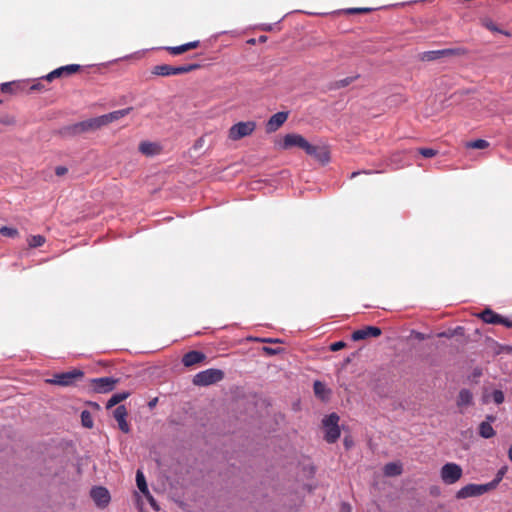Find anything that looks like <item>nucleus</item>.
Wrapping results in <instances>:
<instances>
[{
  "instance_id": "2eb2a0df",
  "label": "nucleus",
  "mask_w": 512,
  "mask_h": 512,
  "mask_svg": "<svg viewBox=\"0 0 512 512\" xmlns=\"http://www.w3.org/2000/svg\"><path fill=\"white\" fill-rule=\"evenodd\" d=\"M90 495L98 507H105L110 501L109 491L104 487H94Z\"/></svg>"
},
{
  "instance_id": "f704fd0d",
  "label": "nucleus",
  "mask_w": 512,
  "mask_h": 512,
  "mask_svg": "<svg viewBox=\"0 0 512 512\" xmlns=\"http://www.w3.org/2000/svg\"><path fill=\"white\" fill-rule=\"evenodd\" d=\"M488 146H489V143L483 139H477V140L471 141L467 144V147L473 148V149H485Z\"/></svg>"
},
{
  "instance_id": "a19ab883",
  "label": "nucleus",
  "mask_w": 512,
  "mask_h": 512,
  "mask_svg": "<svg viewBox=\"0 0 512 512\" xmlns=\"http://www.w3.org/2000/svg\"><path fill=\"white\" fill-rule=\"evenodd\" d=\"M263 351L267 355H276V354L281 352V349L280 348H271V347H268V346H264L263 347Z\"/></svg>"
},
{
  "instance_id": "1a4fd4ad",
  "label": "nucleus",
  "mask_w": 512,
  "mask_h": 512,
  "mask_svg": "<svg viewBox=\"0 0 512 512\" xmlns=\"http://www.w3.org/2000/svg\"><path fill=\"white\" fill-rule=\"evenodd\" d=\"M478 317L485 323L488 324H494V325H504L505 327L511 328L512 327V321L501 316L500 314L494 312L493 310L486 308L484 309L480 314H478Z\"/></svg>"
},
{
  "instance_id": "0eeeda50",
  "label": "nucleus",
  "mask_w": 512,
  "mask_h": 512,
  "mask_svg": "<svg viewBox=\"0 0 512 512\" xmlns=\"http://www.w3.org/2000/svg\"><path fill=\"white\" fill-rule=\"evenodd\" d=\"M490 489L487 486V484H468L464 487H462L460 490L456 492L455 497L457 499H466L470 497H478L481 496L487 492H489Z\"/></svg>"
},
{
  "instance_id": "6e6552de",
  "label": "nucleus",
  "mask_w": 512,
  "mask_h": 512,
  "mask_svg": "<svg viewBox=\"0 0 512 512\" xmlns=\"http://www.w3.org/2000/svg\"><path fill=\"white\" fill-rule=\"evenodd\" d=\"M81 70V66L79 64H69L65 66H61L59 68L54 69L47 75H45L42 79L51 82L54 79L69 77Z\"/></svg>"
},
{
  "instance_id": "9d476101",
  "label": "nucleus",
  "mask_w": 512,
  "mask_h": 512,
  "mask_svg": "<svg viewBox=\"0 0 512 512\" xmlns=\"http://www.w3.org/2000/svg\"><path fill=\"white\" fill-rule=\"evenodd\" d=\"M304 151L322 164L328 163L330 160L329 151L325 146L312 145L308 142Z\"/></svg>"
},
{
  "instance_id": "79ce46f5",
  "label": "nucleus",
  "mask_w": 512,
  "mask_h": 512,
  "mask_svg": "<svg viewBox=\"0 0 512 512\" xmlns=\"http://www.w3.org/2000/svg\"><path fill=\"white\" fill-rule=\"evenodd\" d=\"M67 172H68V168L65 166H57L55 168V174L57 176H64L65 174H67Z\"/></svg>"
},
{
  "instance_id": "2f4dec72",
  "label": "nucleus",
  "mask_w": 512,
  "mask_h": 512,
  "mask_svg": "<svg viewBox=\"0 0 512 512\" xmlns=\"http://www.w3.org/2000/svg\"><path fill=\"white\" fill-rule=\"evenodd\" d=\"M45 237L42 235H32L28 237L27 242L30 248H37L45 243Z\"/></svg>"
},
{
  "instance_id": "412c9836",
  "label": "nucleus",
  "mask_w": 512,
  "mask_h": 512,
  "mask_svg": "<svg viewBox=\"0 0 512 512\" xmlns=\"http://www.w3.org/2000/svg\"><path fill=\"white\" fill-rule=\"evenodd\" d=\"M139 151L146 156H153L160 152V146L149 141H142L139 144Z\"/></svg>"
},
{
  "instance_id": "58836bf2",
  "label": "nucleus",
  "mask_w": 512,
  "mask_h": 512,
  "mask_svg": "<svg viewBox=\"0 0 512 512\" xmlns=\"http://www.w3.org/2000/svg\"><path fill=\"white\" fill-rule=\"evenodd\" d=\"M352 81H353V78H351V77H347V78L341 79V80H339V81H337V82L335 83V87H336V88H343V87H346V86H348L349 84H351V83H352Z\"/></svg>"
},
{
  "instance_id": "c03bdc74",
  "label": "nucleus",
  "mask_w": 512,
  "mask_h": 512,
  "mask_svg": "<svg viewBox=\"0 0 512 512\" xmlns=\"http://www.w3.org/2000/svg\"><path fill=\"white\" fill-rule=\"evenodd\" d=\"M11 86H12V83H4V84H2V87H1L2 92H6V93L7 92H12Z\"/></svg>"
},
{
  "instance_id": "bb28decb",
  "label": "nucleus",
  "mask_w": 512,
  "mask_h": 512,
  "mask_svg": "<svg viewBox=\"0 0 512 512\" xmlns=\"http://www.w3.org/2000/svg\"><path fill=\"white\" fill-rule=\"evenodd\" d=\"M442 53V50L425 51L420 55V59L427 62L435 61L443 57Z\"/></svg>"
},
{
  "instance_id": "09e8293b",
  "label": "nucleus",
  "mask_w": 512,
  "mask_h": 512,
  "mask_svg": "<svg viewBox=\"0 0 512 512\" xmlns=\"http://www.w3.org/2000/svg\"><path fill=\"white\" fill-rule=\"evenodd\" d=\"M263 341H264V342H270V343H273V342H280V340H279V339H275V340H274V339H264Z\"/></svg>"
},
{
  "instance_id": "ea45409f",
  "label": "nucleus",
  "mask_w": 512,
  "mask_h": 512,
  "mask_svg": "<svg viewBox=\"0 0 512 512\" xmlns=\"http://www.w3.org/2000/svg\"><path fill=\"white\" fill-rule=\"evenodd\" d=\"M346 346V343L343 341L334 342L330 345L331 351H339Z\"/></svg>"
},
{
  "instance_id": "8fccbe9b",
  "label": "nucleus",
  "mask_w": 512,
  "mask_h": 512,
  "mask_svg": "<svg viewBox=\"0 0 512 512\" xmlns=\"http://www.w3.org/2000/svg\"><path fill=\"white\" fill-rule=\"evenodd\" d=\"M156 402H157V398L153 399L152 401L149 402V406L150 407H153L156 405Z\"/></svg>"
},
{
  "instance_id": "6e6d98bb",
  "label": "nucleus",
  "mask_w": 512,
  "mask_h": 512,
  "mask_svg": "<svg viewBox=\"0 0 512 512\" xmlns=\"http://www.w3.org/2000/svg\"><path fill=\"white\" fill-rule=\"evenodd\" d=\"M489 420H494V418L492 416H488L487 417Z\"/></svg>"
},
{
  "instance_id": "864d4df0",
  "label": "nucleus",
  "mask_w": 512,
  "mask_h": 512,
  "mask_svg": "<svg viewBox=\"0 0 512 512\" xmlns=\"http://www.w3.org/2000/svg\"><path fill=\"white\" fill-rule=\"evenodd\" d=\"M344 444H345V446H346V447H349V445H350V441H348V439H345V440H344Z\"/></svg>"
},
{
  "instance_id": "4468645a",
  "label": "nucleus",
  "mask_w": 512,
  "mask_h": 512,
  "mask_svg": "<svg viewBox=\"0 0 512 512\" xmlns=\"http://www.w3.org/2000/svg\"><path fill=\"white\" fill-rule=\"evenodd\" d=\"M288 112H277L272 115L266 123V132L272 133L277 131L287 120Z\"/></svg>"
},
{
  "instance_id": "49530a36",
  "label": "nucleus",
  "mask_w": 512,
  "mask_h": 512,
  "mask_svg": "<svg viewBox=\"0 0 512 512\" xmlns=\"http://www.w3.org/2000/svg\"><path fill=\"white\" fill-rule=\"evenodd\" d=\"M342 512H351V508L349 504L343 503L341 507Z\"/></svg>"
},
{
  "instance_id": "603ef678",
  "label": "nucleus",
  "mask_w": 512,
  "mask_h": 512,
  "mask_svg": "<svg viewBox=\"0 0 512 512\" xmlns=\"http://www.w3.org/2000/svg\"><path fill=\"white\" fill-rule=\"evenodd\" d=\"M359 174H361V172H359V171H357V172H353V173L351 174V178H354V177H356V176H357V175H359Z\"/></svg>"
},
{
  "instance_id": "39448f33",
  "label": "nucleus",
  "mask_w": 512,
  "mask_h": 512,
  "mask_svg": "<svg viewBox=\"0 0 512 512\" xmlns=\"http://www.w3.org/2000/svg\"><path fill=\"white\" fill-rule=\"evenodd\" d=\"M83 376L84 373L81 370L74 369L72 371L55 374L53 378L47 380V383L59 386H70L82 379Z\"/></svg>"
},
{
  "instance_id": "ddd939ff",
  "label": "nucleus",
  "mask_w": 512,
  "mask_h": 512,
  "mask_svg": "<svg viewBox=\"0 0 512 512\" xmlns=\"http://www.w3.org/2000/svg\"><path fill=\"white\" fill-rule=\"evenodd\" d=\"M382 334V331L380 328L376 326H365L361 329L355 330L351 338L353 341H360L364 340L369 337H379Z\"/></svg>"
},
{
  "instance_id": "37998d69",
  "label": "nucleus",
  "mask_w": 512,
  "mask_h": 512,
  "mask_svg": "<svg viewBox=\"0 0 512 512\" xmlns=\"http://www.w3.org/2000/svg\"><path fill=\"white\" fill-rule=\"evenodd\" d=\"M369 11H370L369 8H352V9L348 10V12L351 14L367 13Z\"/></svg>"
},
{
  "instance_id": "de8ad7c7",
  "label": "nucleus",
  "mask_w": 512,
  "mask_h": 512,
  "mask_svg": "<svg viewBox=\"0 0 512 512\" xmlns=\"http://www.w3.org/2000/svg\"><path fill=\"white\" fill-rule=\"evenodd\" d=\"M43 89V85L41 83H36L31 86V90H41Z\"/></svg>"
},
{
  "instance_id": "f8f14e48",
  "label": "nucleus",
  "mask_w": 512,
  "mask_h": 512,
  "mask_svg": "<svg viewBox=\"0 0 512 512\" xmlns=\"http://www.w3.org/2000/svg\"><path fill=\"white\" fill-rule=\"evenodd\" d=\"M308 141L300 134H286L283 138V142L281 143L282 149H289L294 146H297L304 150Z\"/></svg>"
},
{
  "instance_id": "c756f323",
  "label": "nucleus",
  "mask_w": 512,
  "mask_h": 512,
  "mask_svg": "<svg viewBox=\"0 0 512 512\" xmlns=\"http://www.w3.org/2000/svg\"><path fill=\"white\" fill-rule=\"evenodd\" d=\"M443 57H451V56H464L468 53L467 49L463 47H455V48H447L442 49Z\"/></svg>"
},
{
  "instance_id": "4be33fe9",
  "label": "nucleus",
  "mask_w": 512,
  "mask_h": 512,
  "mask_svg": "<svg viewBox=\"0 0 512 512\" xmlns=\"http://www.w3.org/2000/svg\"><path fill=\"white\" fill-rule=\"evenodd\" d=\"M473 395L468 389L460 390L457 397V406L458 407H467L472 405Z\"/></svg>"
},
{
  "instance_id": "4c0bfd02",
  "label": "nucleus",
  "mask_w": 512,
  "mask_h": 512,
  "mask_svg": "<svg viewBox=\"0 0 512 512\" xmlns=\"http://www.w3.org/2000/svg\"><path fill=\"white\" fill-rule=\"evenodd\" d=\"M493 401L496 404H501L504 402V393L501 390H494L492 393Z\"/></svg>"
},
{
  "instance_id": "f3484780",
  "label": "nucleus",
  "mask_w": 512,
  "mask_h": 512,
  "mask_svg": "<svg viewBox=\"0 0 512 512\" xmlns=\"http://www.w3.org/2000/svg\"><path fill=\"white\" fill-rule=\"evenodd\" d=\"M114 418L118 422L119 429L128 433L130 431V426L126 421V417L128 415L127 409L124 405H119L113 412Z\"/></svg>"
},
{
  "instance_id": "6ab92c4d",
  "label": "nucleus",
  "mask_w": 512,
  "mask_h": 512,
  "mask_svg": "<svg viewBox=\"0 0 512 512\" xmlns=\"http://www.w3.org/2000/svg\"><path fill=\"white\" fill-rule=\"evenodd\" d=\"M131 110H132V108L129 107V108H125V109L113 111L108 114L101 115L102 123L104 124V126H106L109 123H112L114 121H117V120L125 117L126 115H128L130 113Z\"/></svg>"
},
{
  "instance_id": "3c124183",
  "label": "nucleus",
  "mask_w": 512,
  "mask_h": 512,
  "mask_svg": "<svg viewBox=\"0 0 512 512\" xmlns=\"http://www.w3.org/2000/svg\"><path fill=\"white\" fill-rule=\"evenodd\" d=\"M508 457L509 459L512 461V445L510 446L509 448V451H508Z\"/></svg>"
},
{
  "instance_id": "e433bc0d",
  "label": "nucleus",
  "mask_w": 512,
  "mask_h": 512,
  "mask_svg": "<svg viewBox=\"0 0 512 512\" xmlns=\"http://www.w3.org/2000/svg\"><path fill=\"white\" fill-rule=\"evenodd\" d=\"M419 153L425 158H432L437 155L438 151L432 148H420Z\"/></svg>"
},
{
  "instance_id": "a878e982",
  "label": "nucleus",
  "mask_w": 512,
  "mask_h": 512,
  "mask_svg": "<svg viewBox=\"0 0 512 512\" xmlns=\"http://www.w3.org/2000/svg\"><path fill=\"white\" fill-rule=\"evenodd\" d=\"M136 483H137L138 489L144 495H148L149 494V490H148V486H147V483H146V479H145V476H144V474H143V472L141 470H137V473H136Z\"/></svg>"
},
{
  "instance_id": "c85d7f7f",
  "label": "nucleus",
  "mask_w": 512,
  "mask_h": 512,
  "mask_svg": "<svg viewBox=\"0 0 512 512\" xmlns=\"http://www.w3.org/2000/svg\"><path fill=\"white\" fill-rule=\"evenodd\" d=\"M402 473L401 465L397 463H388L384 467V474L386 476H398Z\"/></svg>"
},
{
  "instance_id": "a18cd8bd",
  "label": "nucleus",
  "mask_w": 512,
  "mask_h": 512,
  "mask_svg": "<svg viewBox=\"0 0 512 512\" xmlns=\"http://www.w3.org/2000/svg\"><path fill=\"white\" fill-rule=\"evenodd\" d=\"M204 145V138H199L195 144H194V148L195 149H198V148H201L202 146Z\"/></svg>"
},
{
  "instance_id": "aec40b11",
  "label": "nucleus",
  "mask_w": 512,
  "mask_h": 512,
  "mask_svg": "<svg viewBox=\"0 0 512 512\" xmlns=\"http://www.w3.org/2000/svg\"><path fill=\"white\" fill-rule=\"evenodd\" d=\"M85 132H88L86 120L72 124L63 129V133L65 135H71V136L79 135V134H82Z\"/></svg>"
},
{
  "instance_id": "393cba45",
  "label": "nucleus",
  "mask_w": 512,
  "mask_h": 512,
  "mask_svg": "<svg viewBox=\"0 0 512 512\" xmlns=\"http://www.w3.org/2000/svg\"><path fill=\"white\" fill-rule=\"evenodd\" d=\"M129 396H130L129 392H121V393H116V394L112 395V397L108 400V402L106 404V408L107 409L112 408L113 406H115V405L119 404L120 402L124 401L125 399H127Z\"/></svg>"
},
{
  "instance_id": "5fc2aeb1",
  "label": "nucleus",
  "mask_w": 512,
  "mask_h": 512,
  "mask_svg": "<svg viewBox=\"0 0 512 512\" xmlns=\"http://www.w3.org/2000/svg\"><path fill=\"white\" fill-rule=\"evenodd\" d=\"M150 503L155 508L156 505H155V501L153 500V498L150 499Z\"/></svg>"
},
{
  "instance_id": "a211bd4d",
  "label": "nucleus",
  "mask_w": 512,
  "mask_h": 512,
  "mask_svg": "<svg viewBox=\"0 0 512 512\" xmlns=\"http://www.w3.org/2000/svg\"><path fill=\"white\" fill-rule=\"evenodd\" d=\"M199 45H200V41L195 40V41H191V42L179 45V46H169V47H166L165 50L168 51L169 54L172 56H178V55H181L189 50L198 48Z\"/></svg>"
},
{
  "instance_id": "cd10ccee",
  "label": "nucleus",
  "mask_w": 512,
  "mask_h": 512,
  "mask_svg": "<svg viewBox=\"0 0 512 512\" xmlns=\"http://www.w3.org/2000/svg\"><path fill=\"white\" fill-rule=\"evenodd\" d=\"M482 25L485 28H487L488 30H490L491 32L501 33L508 37L511 36V34L508 31H504V30L498 28V26L491 19H488V18L483 19Z\"/></svg>"
},
{
  "instance_id": "423d86ee",
  "label": "nucleus",
  "mask_w": 512,
  "mask_h": 512,
  "mask_svg": "<svg viewBox=\"0 0 512 512\" xmlns=\"http://www.w3.org/2000/svg\"><path fill=\"white\" fill-rule=\"evenodd\" d=\"M255 128L256 123L253 121L238 122L229 129V138L233 141L240 140L251 135Z\"/></svg>"
},
{
  "instance_id": "20e7f679",
  "label": "nucleus",
  "mask_w": 512,
  "mask_h": 512,
  "mask_svg": "<svg viewBox=\"0 0 512 512\" xmlns=\"http://www.w3.org/2000/svg\"><path fill=\"white\" fill-rule=\"evenodd\" d=\"M339 416L332 413L323 419V426L325 428V440L328 443H334L340 437L339 429Z\"/></svg>"
},
{
  "instance_id": "9b49d317",
  "label": "nucleus",
  "mask_w": 512,
  "mask_h": 512,
  "mask_svg": "<svg viewBox=\"0 0 512 512\" xmlns=\"http://www.w3.org/2000/svg\"><path fill=\"white\" fill-rule=\"evenodd\" d=\"M118 379L112 377H101L92 380V387L97 393H107L114 389Z\"/></svg>"
},
{
  "instance_id": "72a5a7b5",
  "label": "nucleus",
  "mask_w": 512,
  "mask_h": 512,
  "mask_svg": "<svg viewBox=\"0 0 512 512\" xmlns=\"http://www.w3.org/2000/svg\"><path fill=\"white\" fill-rule=\"evenodd\" d=\"M81 421L84 427L86 428H92L93 426V419L89 411L84 410L81 413Z\"/></svg>"
},
{
  "instance_id": "dca6fc26",
  "label": "nucleus",
  "mask_w": 512,
  "mask_h": 512,
  "mask_svg": "<svg viewBox=\"0 0 512 512\" xmlns=\"http://www.w3.org/2000/svg\"><path fill=\"white\" fill-rule=\"evenodd\" d=\"M206 359V355L201 351H189L182 357V363L185 367H192L196 364L202 363Z\"/></svg>"
},
{
  "instance_id": "5701e85b",
  "label": "nucleus",
  "mask_w": 512,
  "mask_h": 512,
  "mask_svg": "<svg viewBox=\"0 0 512 512\" xmlns=\"http://www.w3.org/2000/svg\"><path fill=\"white\" fill-rule=\"evenodd\" d=\"M313 390H314L315 395L322 400L327 399L330 394V390H328L326 388V385L324 383H322L321 381L314 382Z\"/></svg>"
},
{
  "instance_id": "473e14b6",
  "label": "nucleus",
  "mask_w": 512,
  "mask_h": 512,
  "mask_svg": "<svg viewBox=\"0 0 512 512\" xmlns=\"http://www.w3.org/2000/svg\"><path fill=\"white\" fill-rule=\"evenodd\" d=\"M86 121H87L88 131H95L104 126V124L102 123L101 116H98L95 118H90V119H87Z\"/></svg>"
},
{
  "instance_id": "f257e3e1",
  "label": "nucleus",
  "mask_w": 512,
  "mask_h": 512,
  "mask_svg": "<svg viewBox=\"0 0 512 512\" xmlns=\"http://www.w3.org/2000/svg\"><path fill=\"white\" fill-rule=\"evenodd\" d=\"M200 67H201L200 64H197V63H190V64H185V65H180V66H172L169 64H159V65L153 66V68L151 70V74L154 76L167 77V76L189 73V72L199 69Z\"/></svg>"
},
{
  "instance_id": "c9c22d12",
  "label": "nucleus",
  "mask_w": 512,
  "mask_h": 512,
  "mask_svg": "<svg viewBox=\"0 0 512 512\" xmlns=\"http://www.w3.org/2000/svg\"><path fill=\"white\" fill-rule=\"evenodd\" d=\"M0 234L4 237H16L18 235V230L16 228H13V227H8V226H2L0 228Z\"/></svg>"
},
{
  "instance_id": "b1692460",
  "label": "nucleus",
  "mask_w": 512,
  "mask_h": 512,
  "mask_svg": "<svg viewBox=\"0 0 512 512\" xmlns=\"http://www.w3.org/2000/svg\"><path fill=\"white\" fill-rule=\"evenodd\" d=\"M479 434L481 437L489 439L495 435V430L488 421H483L479 425Z\"/></svg>"
},
{
  "instance_id": "7c9ffc66",
  "label": "nucleus",
  "mask_w": 512,
  "mask_h": 512,
  "mask_svg": "<svg viewBox=\"0 0 512 512\" xmlns=\"http://www.w3.org/2000/svg\"><path fill=\"white\" fill-rule=\"evenodd\" d=\"M506 470H507L506 467H502L496 473L495 478L491 482L486 483L487 486L489 487L490 491L494 490L499 485V483L502 481V479H503V477H504V475L506 473Z\"/></svg>"
},
{
  "instance_id": "f03ea898",
  "label": "nucleus",
  "mask_w": 512,
  "mask_h": 512,
  "mask_svg": "<svg viewBox=\"0 0 512 512\" xmlns=\"http://www.w3.org/2000/svg\"><path fill=\"white\" fill-rule=\"evenodd\" d=\"M224 377L225 373L221 369L209 368L195 374L192 382L195 386H209L222 381Z\"/></svg>"
},
{
  "instance_id": "7ed1b4c3",
  "label": "nucleus",
  "mask_w": 512,
  "mask_h": 512,
  "mask_svg": "<svg viewBox=\"0 0 512 512\" xmlns=\"http://www.w3.org/2000/svg\"><path fill=\"white\" fill-rule=\"evenodd\" d=\"M463 475L462 467L454 462L444 464L440 469V478L446 485L457 483Z\"/></svg>"
}]
</instances>
